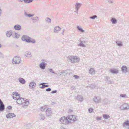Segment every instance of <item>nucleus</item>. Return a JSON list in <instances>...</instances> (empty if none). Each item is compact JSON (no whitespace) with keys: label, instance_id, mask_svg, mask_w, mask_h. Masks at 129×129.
Here are the masks:
<instances>
[{"label":"nucleus","instance_id":"obj_1","mask_svg":"<svg viewBox=\"0 0 129 129\" xmlns=\"http://www.w3.org/2000/svg\"><path fill=\"white\" fill-rule=\"evenodd\" d=\"M78 117L76 115H71L65 117H62L59 119V122L60 124H71L78 120Z\"/></svg>","mask_w":129,"mask_h":129},{"label":"nucleus","instance_id":"obj_14","mask_svg":"<svg viewBox=\"0 0 129 129\" xmlns=\"http://www.w3.org/2000/svg\"><path fill=\"white\" fill-rule=\"evenodd\" d=\"M121 71L123 72L126 73L127 72V68L126 66H123L121 68Z\"/></svg>","mask_w":129,"mask_h":129},{"label":"nucleus","instance_id":"obj_59","mask_svg":"<svg viewBox=\"0 0 129 129\" xmlns=\"http://www.w3.org/2000/svg\"><path fill=\"white\" fill-rule=\"evenodd\" d=\"M2 47V45L1 44H0V48L1 47Z\"/></svg>","mask_w":129,"mask_h":129},{"label":"nucleus","instance_id":"obj_17","mask_svg":"<svg viewBox=\"0 0 129 129\" xmlns=\"http://www.w3.org/2000/svg\"><path fill=\"white\" fill-rule=\"evenodd\" d=\"M39 118L41 120H43L45 118V116L43 112L39 115Z\"/></svg>","mask_w":129,"mask_h":129},{"label":"nucleus","instance_id":"obj_57","mask_svg":"<svg viewBox=\"0 0 129 129\" xmlns=\"http://www.w3.org/2000/svg\"><path fill=\"white\" fill-rule=\"evenodd\" d=\"M126 129H129V126H128V127H127L126 128Z\"/></svg>","mask_w":129,"mask_h":129},{"label":"nucleus","instance_id":"obj_3","mask_svg":"<svg viewBox=\"0 0 129 129\" xmlns=\"http://www.w3.org/2000/svg\"><path fill=\"white\" fill-rule=\"evenodd\" d=\"M80 59L79 57L76 56H69L67 57V60L73 63L79 62Z\"/></svg>","mask_w":129,"mask_h":129},{"label":"nucleus","instance_id":"obj_35","mask_svg":"<svg viewBox=\"0 0 129 129\" xmlns=\"http://www.w3.org/2000/svg\"><path fill=\"white\" fill-rule=\"evenodd\" d=\"M32 19L34 20L33 22H35L39 20V18L38 17H35L33 18Z\"/></svg>","mask_w":129,"mask_h":129},{"label":"nucleus","instance_id":"obj_50","mask_svg":"<svg viewBox=\"0 0 129 129\" xmlns=\"http://www.w3.org/2000/svg\"><path fill=\"white\" fill-rule=\"evenodd\" d=\"M90 86L92 88H93L94 87H95V86L94 84H91L90 85Z\"/></svg>","mask_w":129,"mask_h":129},{"label":"nucleus","instance_id":"obj_60","mask_svg":"<svg viewBox=\"0 0 129 129\" xmlns=\"http://www.w3.org/2000/svg\"><path fill=\"white\" fill-rule=\"evenodd\" d=\"M16 47H18V46L17 45L16 46Z\"/></svg>","mask_w":129,"mask_h":129},{"label":"nucleus","instance_id":"obj_33","mask_svg":"<svg viewBox=\"0 0 129 129\" xmlns=\"http://www.w3.org/2000/svg\"><path fill=\"white\" fill-rule=\"evenodd\" d=\"M103 117L104 118L106 119H108L110 118V116L109 115L105 114H103Z\"/></svg>","mask_w":129,"mask_h":129},{"label":"nucleus","instance_id":"obj_26","mask_svg":"<svg viewBox=\"0 0 129 129\" xmlns=\"http://www.w3.org/2000/svg\"><path fill=\"white\" fill-rule=\"evenodd\" d=\"M81 4L80 3H77L75 5V9H79L81 7Z\"/></svg>","mask_w":129,"mask_h":129},{"label":"nucleus","instance_id":"obj_43","mask_svg":"<svg viewBox=\"0 0 129 129\" xmlns=\"http://www.w3.org/2000/svg\"><path fill=\"white\" fill-rule=\"evenodd\" d=\"M57 92V90H54L53 91H52L51 92V94H54L56 93Z\"/></svg>","mask_w":129,"mask_h":129},{"label":"nucleus","instance_id":"obj_2","mask_svg":"<svg viewBox=\"0 0 129 129\" xmlns=\"http://www.w3.org/2000/svg\"><path fill=\"white\" fill-rule=\"evenodd\" d=\"M20 95L16 92H14L12 96L13 99L17 100V103L19 104H22V108H26L29 104L28 100H24V99L20 98Z\"/></svg>","mask_w":129,"mask_h":129},{"label":"nucleus","instance_id":"obj_12","mask_svg":"<svg viewBox=\"0 0 129 129\" xmlns=\"http://www.w3.org/2000/svg\"><path fill=\"white\" fill-rule=\"evenodd\" d=\"M16 115L14 113H9L7 114L6 116L7 118H11L14 117H15Z\"/></svg>","mask_w":129,"mask_h":129},{"label":"nucleus","instance_id":"obj_46","mask_svg":"<svg viewBox=\"0 0 129 129\" xmlns=\"http://www.w3.org/2000/svg\"><path fill=\"white\" fill-rule=\"evenodd\" d=\"M74 77L76 79H78L79 78V76L76 75H74Z\"/></svg>","mask_w":129,"mask_h":129},{"label":"nucleus","instance_id":"obj_34","mask_svg":"<svg viewBox=\"0 0 129 129\" xmlns=\"http://www.w3.org/2000/svg\"><path fill=\"white\" fill-rule=\"evenodd\" d=\"M31 124L29 123L28 124L24 126V127L26 129H29L31 127Z\"/></svg>","mask_w":129,"mask_h":129},{"label":"nucleus","instance_id":"obj_49","mask_svg":"<svg viewBox=\"0 0 129 129\" xmlns=\"http://www.w3.org/2000/svg\"><path fill=\"white\" fill-rule=\"evenodd\" d=\"M7 108L9 110L11 109L12 108V107L11 106H9L7 107Z\"/></svg>","mask_w":129,"mask_h":129},{"label":"nucleus","instance_id":"obj_31","mask_svg":"<svg viewBox=\"0 0 129 129\" xmlns=\"http://www.w3.org/2000/svg\"><path fill=\"white\" fill-rule=\"evenodd\" d=\"M47 109V106H44L41 107V110L42 111V112H43V111H46V110Z\"/></svg>","mask_w":129,"mask_h":129},{"label":"nucleus","instance_id":"obj_27","mask_svg":"<svg viewBox=\"0 0 129 129\" xmlns=\"http://www.w3.org/2000/svg\"><path fill=\"white\" fill-rule=\"evenodd\" d=\"M5 105L4 104L0 105V111H3L5 109Z\"/></svg>","mask_w":129,"mask_h":129},{"label":"nucleus","instance_id":"obj_40","mask_svg":"<svg viewBox=\"0 0 129 129\" xmlns=\"http://www.w3.org/2000/svg\"><path fill=\"white\" fill-rule=\"evenodd\" d=\"M88 111L89 113H92L93 111V109L92 108H90L88 109Z\"/></svg>","mask_w":129,"mask_h":129},{"label":"nucleus","instance_id":"obj_29","mask_svg":"<svg viewBox=\"0 0 129 129\" xmlns=\"http://www.w3.org/2000/svg\"><path fill=\"white\" fill-rule=\"evenodd\" d=\"M64 72L63 71L62 72H61L60 71H59L57 72L56 73H55L57 75L60 76L62 74H63V73H64Z\"/></svg>","mask_w":129,"mask_h":129},{"label":"nucleus","instance_id":"obj_24","mask_svg":"<svg viewBox=\"0 0 129 129\" xmlns=\"http://www.w3.org/2000/svg\"><path fill=\"white\" fill-rule=\"evenodd\" d=\"M51 20V19L48 17H46L45 20V22L47 23H50Z\"/></svg>","mask_w":129,"mask_h":129},{"label":"nucleus","instance_id":"obj_22","mask_svg":"<svg viewBox=\"0 0 129 129\" xmlns=\"http://www.w3.org/2000/svg\"><path fill=\"white\" fill-rule=\"evenodd\" d=\"M110 71L112 73L114 74H117L118 73V70L117 69H110Z\"/></svg>","mask_w":129,"mask_h":129},{"label":"nucleus","instance_id":"obj_44","mask_svg":"<svg viewBox=\"0 0 129 129\" xmlns=\"http://www.w3.org/2000/svg\"><path fill=\"white\" fill-rule=\"evenodd\" d=\"M96 119L97 120L99 121L101 119V117H96Z\"/></svg>","mask_w":129,"mask_h":129},{"label":"nucleus","instance_id":"obj_39","mask_svg":"<svg viewBox=\"0 0 129 129\" xmlns=\"http://www.w3.org/2000/svg\"><path fill=\"white\" fill-rule=\"evenodd\" d=\"M97 17V16L96 15H94L90 17V18L92 19H94Z\"/></svg>","mask_w":129,"mask_h":129},{"label":"nucleus","instance_id":"obj_52","mask_svg":"<svg viewBox=\"0 0 129 129\" xmlns=\"http://www.w3.org/2000/svg\"><path fill=\"white\" fill-rule=\"evenodd\" d=\"M3 104H4L2 100L0 99V105H1Z\"/></svg>","mask_w":129,"mask_h":129},{"label":"nucleus","instance_id":"obj_10","mask_svg":"<svg viewBox=\"0 0 129 129\" xmlns=\"http://www.w3.org/2000/svg\"><path fill=\"white\" fill-rule=\"evenodd\" d=\"M46 115L47 116H49L51 114V109L50 108H48L46 111Z\"/></svg>","mask_w":129,"mask_h":129},{"label":"nucleus","instance_id":"obj_38","mask_svg":"<svg viewBox=\"0 0 129 129\" xmlns=\"http://www.w3.org/2000/svg\"><path fill=\"white\" fill-rule=\"evenodd\" d=\"M82 42H81V43H80L78 44V46H82V47H85V45L84 44H83V43H82Z\"/></svg>","mask_w":129,"mask_h":129},{"label":"nucleus","instance_id":"obj_30","mask_svg":"<svg viewBox=\"0 0 129 129\" xmlns=\"http://www.w3.org/2000/svg\"><path fill=\"white\" fill-rule=\"evenodd\" d=\"M17 34L16 33H14L12 34V36L13 38H19V37L17 35Z\"/></svg>","mask_w":129,"mask_h":129},{"label":"nucleus","instance_id":"obj_16","mask_svg":"<svg viewBox=\"0 0 129 129\" xmlns=\"http://www.w3.org/2000/svg\"><path fill=\"white\" fill-rule=\"evenodd\" d=\"M14 28L15 30H19L21 29V26L20 25L16 24L14 26Z\"/></svg>","mask_w":129,"mask_h":129},{"label":"nucleus","instance_id":"obj_51","mask_svg":"<svg viewBox=\"0 0 129 129\" xmlns=\"http://www.w3.org/2000/svg\"><path fill=\"white\" fill-rule=\"evenodd\" d=\"M65 31V29H63L62 30V32H61V34H62L63 35V33H64V31Z\"/></svg>","mask_w":129,"mask_h":129},{"label":"nucleus","instance_id":"obj_28","mask_svg":"<svg viewBox=\"0 0 129 129\" xmlns=\"http://www.w3.org/2000/svg\"><path fill=\"white\" fill-rule=\"evenodd\" d=\"M24 15L26 17H33L34 15L30 14H28L26 12H25L24 13Z\"/></svg>","mask_w":129,"mask_h":129},{"label":"nucleus","instance_id":"obj_45","mask_svg":"<svg viewBox=\"0 0 129 129\" xmlns=\"http://www.w3.org/2000/svg\"><path fill=\"white\" fill-rule=\"evenodd\" d=\"M51 89L50 88H48L46 89V90L47 91L49 92L51 91Z\"/></svg>","mask_w":129,"mask_h":129},{"label":"nucleus","instance_id":"obj_21","mask_svg":"<svg viewBox=\"0 0 129 129\" xmlns=\"http://www.w3.org/2000/svg\"><path fill=\"white\" fill-rule=\"evenodd\" d=\"M89 73L91 75H94L95 74V70L93 68H91L89 70Z\"/></svg>","mask_w":129,"mask_h":129},{"label":"nucleus","instance_id":"obj_8","mask_svg":"<svg viewBox=\"0 0 129 129\" xmlns=\"http://www.w3.org/2000/svg\"><path fill=\"white\" fill-rule=\"evenodd\" d=\"M47 64L44 62H42L40 63L39 65L40 68L42 69H44L46 67V66Z\"/></svg>","mask_w":129,"mask_h":129},{"label":"nucleus","instance_id":"obj_5","mask_svg":"<svg viewBox=\"0 0 129 129\" xmlns=\"http://www.w3.org/2000/svg\"><path fill=\"white\" fill-rule=\"evenodd\" d=\"M21 58L20 57L15 56L12 60V63L13 64H19L21 62Z\"/></svg>","mask_w":129,"mask_h":129},{"label":"nucleus","instance_id":"obj_15","mask_svg":"<svg viewBox=\"0 0 129 129\" xmlns=\"http://www.w3.org/2000/svg\"><path fill=\"white\" fill-rule=\"evenodd\" d=\"M76 99L77 100L80 101L81 102H82L83 101V96L80 95H77L76 98Z\"/></svg>","mask_w":129,"mask_h":129},{"label":"nucleus","instance_id":"obj_41","mask_svg":"<svg viewBox=\"0 0 129 129\" xmlns=\"http://www.w3.org/2000/svg\"><path fill=\"white\" fill-rule=\"evenodd\" d=\"M120 96L122 98H125L127 97L126 94H121L120 95Z\"/></svg>","mask_w":129,"mask_h":129},{"label":"nucleus","instance_id":"obj_32","mask_svg":"<svg viewBox=\"0 0 129 129\" xmlns=\"http://www.w3.org/2000/svg\"><path fill=\"white\" fill-rule=\"evenodd\" d=\"M46 84L45 83H42L39 84V85L40 86V88H45V84ZM47 84V83H46Z\"/></svg>","mask_w":129,"mask_h":129},{"label":"nucleus","instance_id":"obj_58","mask_svg":"<svg viewBox=\"0 0 129 129\" xmlns=\"http://www.w3.org/2000/svg\"><path fill=\"white\" fill-rule=\"evenodd\" d=\"M3 55V54H2V53H1L0 52V55Z\"/></svg>","mask_w":129,"mask_h":129},{"label":"nucleus","instance_id":"obj_18","mask_svg":"<svg viewBox=\"0 0 129 129\" xmlns=\"http://www.w3.org/2000/svg\"><path fill=\"white\" fill-rule=\"evenodd\" d=\"M18 80L19 82L22 84H24L26 82L25 80L22 78H18Z\"/></svg>","mask_w":129,"mask_h":129},{"label":"nucleus","instance_id":"obj_23","mask_svg":"<svg viewBox=\"0 0 129 129\" xmlns=\"http://www.w3.org/2000/svg\"><path fill=\"white\" fill-rule=\"evenodd\" d=\"M12 30L7 31L6 34L7 36L8 37H10L12 36Z\"/></svg>","mask_w":129,"mask_h":129},{"label":"nucleus","instance_id":"obj_11","mask_svg":"<svg viewBox=\"0 0 129 129\" xmlns=\"http://www.w3.org/2000/svg\"><path fill=\"white\" fill-rule=\"evenodd\" d=\"M123 126L125 127L126 128L128 126H129V120H126L123 124Z\"/></svg>","mask_w":129,"mask_h":129},{"label":"nucleus","instance_id":"obj_6","mask_svg":"<svg viewBox=\"0 0 129 129\" xmlns=\"http://www.w3.org/2000/svg\"><path fill=\"white\" fill-rule=\"evenodd\" d=\"M121 109L122 110H127L129 109V104L124 103L120 107Z\"/></svg>","mask_w":129,"mask_h":129},{"label":"nucleus","instance_id":"obj_20","mask_svg":"<svg viewBox=\"0 0 129 129\" xmlns=\"http://www.w3.org/2000/svg\"><path fill=\"white\" fill-rule=\"evenodd\" d=\"M76 28L81 33H83L85 31L83 29V28L81 26H77Z\"/></svg>","mask_w":129,"mask_h":129},{"label":"nucleus","instance_id":"obj_53","mask_svg":"<svg viewBox=\"0 0 129 129\" xmlns=\"http://www.w3.org/2000/svg\"><path fill=\"white\" fill-rule=\"evenodd\" d=\"M76 9L75 12H76V13L77 14H78V10L79 9Z\"/></svg>","mask_w":129,"mask_h":129},{"label":"nucleus","instance_id":"obj_56","mask_svg":"<svg viewBox=\"0 0 129 129\" xmlns=\"http://www.w3.org/2000/svg\"><path fill=\"white\" fill-rule=\"evenodd\" d=\"M55 103L54 102H52V105H53V104H55Z\"/></svg>","mask_w":129,"mask_h":129},{"label":"nucleus","instance_id":"obj_25","mask_svg":"<svg viewBox=\"0 0 129 129\" xmlns=\"http://www.w3.org/2000/svg\"><path fill=\"white\" fill-rule=\"evenodd\" d=\"M111 21L113 24H115L117 23V20L114 18H112L111 19Z\"/></svg>","mask_w":129,"mask_h":129},{"label":"nucleus","instance_id":"obj_42","mask_svg":"<svg viewBox=\"0 0 129 129\" xmlns=\"http://www.w3.org/2000/svg\"><path fill=\"white\" fill-rule=\"evenodd\" d=\"M48 70L51 73H52L55 74V72H54L53 71V69H49Z\"/></svg>","mask_w":129,"mask_h":129},{"label":"nucleus","instance_id":"obj_7","mask_svg":"<svg viewBox=\"0 0 129 129\" xmlns=\"http://www.w3.org/2000/svg\"><path fill=\"white\" fill-rule=\"evenodd\" d=\"M93 100L95 103H99L101 102V98L98 96H95L93 99Z\"/></svg>","mask_w":129,"mask_h":129},{"label":"nucleus","instance_id":"obj_9","mask_svg":"<svg viewBox=\"0 0 129 129\" xmlns=\"http://www.w3.org/2000/svg\"><path fill=\"white\" fill-rule=\"evenodd\" d=\"M29 88H34L36 86V83L34 82H31L30 83Z\"/></svg>","mask_w":129,"mask_h":129},{"label":"nucleus","instance_id":"obj_37","mask_svg":"<svg viewBox=\"0 0 129 129\" xmlns=\"http://www.w3.org/2000/svg\"><path fill=\"white\" fill-rule=\"evenodd\" d=\"M109 4H112L114 3V0H107Z\"/></svg>","mask_w":129,"mask_h":129},{"label":"nucleus","instance_id":"obj_47","mask_svg":"<svg viewBox=\"0 0 129 129\" xmlns=\"http://www.w3.org/2000/svg\"><path fill=\"white\" fill-rule=\"evenodd\" d=\"M75 87L74 86H72L71 87V90H73L75 89Z\"/></svg>","mask_w":129,"mask_h":129},{"label":"nucleus","instance_id":"obj_13","mask_svg":"<svg viewBox=\"0 0 129 129\" xmlns=\"http://www.w3.org/2000/svg\"><path fill=\"white\" fill-rule=\"evenodd\" d=\"M24 54L25 56L28 57H30L31 56V53L29 51L25 52L24 53Z\"/></svg>","mask_w":129,"mask_h":129},{"label":"nucleus","instance_id":"obj_55","mask_svg":"<svg viewBox=\"0 0 129 129\" xmlns=\"http://www.w3.org/2000/svg\"><path fill=\"white\" fill-rule=\"evenodd\" d=\"M45 87H49V85H45Z\"/></svg>","mask_w":129,"mask_h":129},{"label":"nucleus","instance_id":"obj_54","mask_svg":"<svg viewBox=\"0 0 129 129\" xmlns=\"http://www.w3.org/2000/svg\"><path fill=\"white\" fill-rule=\"evenodd\" d=\"M113 82L112 81H109L108 83H112Z\"/></svg>","mask_w":129,"mask_h":129},{"label":"nucleus","instance_id":"obj_19","mask_svg":"<svg viewBox=\"0 0 129 129\" xmlns=\"http://www.w3.org/2000/svg\"><path fill=\"white\" fill-rule=\"evenodd\" d=\"M60 28L59 26L55 27L54 28V32L55 33H58L60 30Z\"/></svg>","mask_w":129,"mask_h":129},{"label":"nucleus","instance_id":"obj_36","mask_svg":"<svg viewBox=\"0 0 129 129\" xmlns=\"http://www.w3.org/2000/svg\"><path fill=\"white\" fill-rule=\"evenodd\" d=\"M116 43L117 44V45L119 46L120 47H121L123 46V44L121 42L118 41L116 42Z\"/></svg>","mask_w":129,"mask_h":129},{"label":"nucleus","instance_id":"obj_48","mask_svg":"<svg viewBox=\"0 0 129 129\" xmlns=\"http://www.w3.org/2000/svg\"><path fill=\"white\" fill-rule=\"evenodd\" d=\"M60 129H67V128H65L63 126H61L60 127Z\"/></svg>","mask_w":129,"mask_h":129},{"label":"nucleus","instance_id":"obj_4","mask_svg":"<svg viewBox=\"0 0 129 129\" xmlns=\"http://www.w3.org/2000/svg\"><path fill=\"white\" fill-rule=\"evenodd\" d=\"M21 40L23 41H25L28 43L35 44L36 42V40L26 35H23L22 37Z\"/></svg>","mask_w":129,"mask_h":129}]
</instances>
